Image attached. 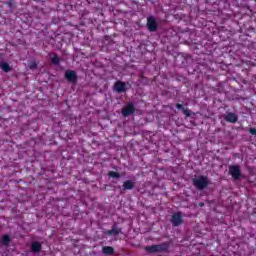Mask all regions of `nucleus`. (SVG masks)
I'll return each mask as SVG.
<instances>
[{
	"label": "nucleus",
	"mask_w": 256,
	"mask_h": 256,
	"mask_svg": "<svg viewBox=\"0 0 256 256\" xmlns=\"http://www.w3.org/2000/svg\"><path fill=\"white\" fill-rule=\"evenodd\" d=\"M169 247V242H163L161 244L146 246L145 251H147V253H167V251H169Z\"/></svg>",
	"instance_id": "f257e3e1"
},
{
	"label": "nucleus",
	"mask_w": 256,
	"mask_h": 256,
	"mask_svg": "<svg viewBox=\"0 0 256 256\" xmlns=\"http://www.w3.org/2000/svg\"><path fill=\"white\" fill-rule=\"evenodd\" d=\"M192 185L198 189V191H203V189H207V187H209V178L203 175L198 178H193Z\"/></svg>",
	"instance_id": "f03ea898"
},
{
	"label": "nucleus",
	"mask_w": 256,
	"mask_h": 256,
	"mask_svg": "<svg viewBox=\"0 0 256 256\" xmlns=\"http://www.w3.org/2000/svg\"><path fill=\"white\" fill-rule=\"evenodd\" d=\"M229 175H231L232 179L234 181H239L241 177H243V174L241 173V166L239 165H231L229 166Z\"/></svg>",
	"instance_id": "7ed1b4c3"
},
{
	"label": "nucleus",
	"mask_w": 256,
	"mask_h": 256,
	"mask_svg": "<svg viewBox=\"0 0 256 256\" xmlns=\"http://www.w3.org/2000/svg\"><path fill=\"white\" fill-rule=\"evenodd\" d=\"M65 79L72 83V85H77V81H79V76H77V72L73 70L65 71Z\"/></svg>",
	"instance_id": "20e7f679"
},
{
	"label": "nucleus",
	"mask_w": 256,
	"mask_h": 256,
	"mask_svg": "<svg viewBox=\"0 0 256 256\" xmlns=\"http://www.w3.org/2000/svg\"><path fill=\"white\" fill-rule=\"evenodd\" d=\"M146 27L151 33L157 31L159 24H157V19H155V16H150L147 18Z\"/></svg>",
	"instance_id": "39448f33"
},
{
	"label": "nucleus",
	"mask_w": 256,
	"mask_h": 256,
	"mask_svg": "<svg viewBox=\"0 0 256 256\" xmlns=\"http://www.w3.org/2000/svg\"><path fill=\"white\" fill-rule=\"evenodd\" d=\"M171 223L173 227H179L183 223V213L176 212L172 215Z\"/></svg>",
	"instance_id": "423d86ee"
},
{
	"label": "nucleus",
	"mask_w": 256,
	"mask_h": 256,
	"mask_svg": "<svg viewBox=\"0 0 256 256\" xmlns=\"http://www.w3.org/2000/svg\"><path fill=\"white\" fill-rule=\"evenodd\" d=\"M135 113V105L133 103H128L126 106L122 109V115L123 117H129L130 115H133Z\"/></svg>",
	"instance_id": "0eeeda50"
},
{
	"label": "nucleus",
	"mask_w": 256,
	"mask_h": 256,
	"mask_svg": "<svg viewBox=\"0 0 256 256\" xmlns=\"http://www.w3.org/2000/svg\"><path fill=\"white\" fill-rule=\"evenodd\" d=\"M114 90L116 93H125L127 91V84L121 80H118L114 84Z\"/></svg>",
	"instance_id": "6e6552de"
},
{
	"label": "nucleus",
	"mask_w": 256,
	"mask_h": 256,
	"mask_svg": "<svg viewBox=\"0 0 256 256\" xmlns=\"http://www.w3.org/2000/svg\"><path fill=\"white\" fill-rule=\"evenodd\" d=\"M224 119L227 123H237V121H239V117L233 112L227 113V115L224 116Z\"/></svg>",
	"instance_id": "1a4fd4ad"
},
{
	"label": "nucleus",
	"mask_w": 256,
	"mask_h": 256,
	"mask_svg": "<svg viewBox=\"0 0 256 256\" xmlns=\"http://www.w3.org/2000/svg\"><path fill=\"white\" fill-rule=\"evenodd\" d=\"M135 189V183L131 180L124 181L122 185V191H131Z\"/></svg>",
	"instance_id": "9d476101"
},
{
	"label": "nucleus",
	"mask_w": 256,
	"mask_h": 256,
	"mask_svg": "<svg viewBox=\"0 0 256 256\" xmlns=\"http://www.w3.org/2000/svg\"><path fill=\"white\" fill-rule=\"evenodd\" d=\"M176 109H178L179 111H182V113L186 116V117H191V114L193 113L191 110L189 109H185V107L182 106V104L177 103L176 104Z\"/></svg>",
	"instance_id": "9b49d317"
},
{
	"label": "nucleus",
	"mask_w": 256,
	"mask_h": 256,
	"mask_svg": "<svg viewBox=\"0 0 256 256\" xmlns=\"http://www.w3.org/2000/svg\"><path fill=\"white\" fill-rule=\"evenodd\" d=\"M107 235H114V237H117V235L121 234V228L117 227V225H113L111 230H107Z\"/></svg>",
	"instance_id": "f8f14e48"
},
{
	"label": "nucleus",
	"mask_w": 256,
	"mask_h": 256,
	"mask_svg": "<svg viewBox=\"0 0 256 256\" xmlns=\"http://www.w3.org/2000/svg\"><path fill=\"white\" fill-rule=\"evenodd\" d=\"M42 249V246L39 242L34 241L31 243V251L32 253H40Z\"/></svg>",
	"instance_id": "ddd939ff"
},
{
	"label": "nucleus",
	"mask_w": 256,
	"mask_h": 256,
	"mask_svg": "<svg viewBox=\"0 0 256 256\" xmlns=\"http://www.w3.org/2000/svg\"><path fill=\"white\" fill-rule=\"evenodd\" d=\"M102 253L104 255H115V248L113 246H104L102 247Z\"/></svg>",
	"instance_id": "4468645a"
},
{
	"label": "nucleus",
	"mask_w": 256,
	"mask_h": 256,
	"mask_svg": "<svg viewBox=\"0 0 256 256\" xmlns=\"http://www.w3.org/2000/svg\"><path fill=\"white\" fill-rule=\"evenodd\" d=\"M0 69L4 71V73L13 71V68L7 62H0Z\"/></svg>",
	"instance_id": "2eb2a0df"
},
{
	"label": "nucleus",
	"mask_w": 256,
	"mask_h": 256,
	"mask_svg": "<svg viewBox=\"0 0 256 256\" xmlns=\"http://www.w3.org/2000/svg\"><path fill=\"white\" fill-rule=\"evenodd\" d=\"M9 243H11V236L5 234L2 236V244L4 247H9Z\"/></svg>",
	"instance_id": "dca6fc26"
},
{
	"label": "nucleus",
	"mask_w": 256,
	"mask_h": 256,
	"mask_svg": "<svg viewBox=\"0 0 256 256\" xmlns=\"http://www.w3.org/2000/svg\"><path fill=\"white\" fill-rule=\"evenodd\" d=\"M51 63L53 65H59V63H61V58H59V55L53 54V57L51 58Z\"/></svg>",
	"instance_id": "f3484780"
},
{
	"label": "nucleus",
	"mask_w": 256,
	"mask_h": 256,
	"mask_svg": "<svg viewBox=\"0 0 256 256\" xmlns=\"http://www.w3.org/2000/svg\"><path fill=\"white\" fill-rule=\"evenodd\" d=\"M108 177H112L113 179H120L121 174H119V172L110 171L108 172Z\"/></svg>",
	"instance_id": "a211bd4d"
},
{
	"label": "nucleus",
	"mask_w": 256,
	"mask_h": 256,
	"mask_svg": "<svg viewBox=\"0 0 256 256\" xmlns=\"http://www.w3.org/2000/svg\"><path fill=\"white\" fill-rule=\"evenodd\" d=\"M28 67L31 70L36 69L37 68V62H35V61L29 62Z\"/></svg>",
	"instance_id": "6ab92c4d"
},
{
	"label": "nucleus",
	"mask_w": 256,
	"mask_h": 256,
	"mask_svg": "<svg viewBox=\"0 0 256 256\" xmlns=\"http://www.w3.org/2000/svg\"><path fill=\"white\" fill-rule=\"evenodd\" d=\"M249 133H250L251 135H256V129H255V128H250V129H249Z\"/></svg>",
	"instance_id": "aec40b11"
},
{
	"label": "nucleus",
	"mask_w": 256,
	"mask_h": 256,
	"mask_svg": "<svg viewBox=\"0 0 256 256\" xmlns=\"http://www.w3.org/2000/svg\"><path fill=\"white\" fill-rule=\"evenodd\" d=\"M7 5H8V7L12 8L13 7V1H8Z\"/></svg>",
	"instance_id": "412c9836"
},
{
	"label": "nucleus",
	"mask_w": 256,
	"mask_h": 256,
	"mask_svg": "<svg viewBox=\"0 0 256 256\" xmlns=\"http://www.w3.org/2000/svg\"><path fill=\"white\" fill-rule=\"evenodd\" d=\"M198 205H199V207H205V203H203V202H200Z\"/></svg>",
	"instance_id": "4be33fe9"
}]
</instances>
